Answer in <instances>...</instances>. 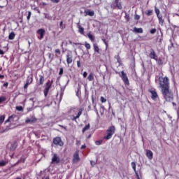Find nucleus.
I'll return each mask as SVG.
<instances>
[{
	"label": "nucleus",
	"instance_id": "1",
	"mask_svg": "<svg viewBox=\"0 0 179 179\" xmlns=\"http://www.w3.org/2000/svg\"><path fill=\"white\" fill-rule=\"evenodd\" d=\"M158 85L161 88V92L166 101L171 102L174 100V94L170 89V80L167 76H159L158 78Z\"/></svg>",
	"mask_w": 179,
	"mask_h": 179
},
{
	"label": "nucleus",
	"instance_id": "2",
	"mask_svg": "<svg viewBox=\"0 0 179 179\" xmlns=\"http://www.w3.org/2000/svg\"><path fill=\"white\" fill-rule=\"evenodd\" d=\"M106 135L104 136L103 139L106 141H109V139H111L113 138V135L115 134V126H110L106 130Z\"/></svg>",
	"mask_w": 179,
	"mask_h": 179
},
{
	"label": "nucleus",
	"instance_id": "3",
	"mask_svg": "<svg viewBox=\"0 0 179 179\" xmlns=\"http://www.w3.org/2000/svg\"><path fill=\"white\" fill-rule=\"evenodd\" d=\"M110 8H112V9H122V3L121 2V0H115L110 4Z\"/></svg>",
	"mask_w": 179,
	"mask_h": 179
},
{
	"label": "nucleus",
	"instance_id": "4",
	"mask_svg": "<svg viewBox=\"0 0 179 179\" xmlns=\"http://www.w3.org/2000/svg\"><path fill=\"white\" fill-rule=\"evenodd\" d=\"M148 92L150 93L151 99L154 101H156L159 99V94H157V91H156L155 88L149 89Z\"/></svg>",
	"mask_w": 179,
	"mask_h": 179
},
{
	"label": "nucleus",
	"instance_id": "5",
	"mask_svg": "<svg viewBox=\"0 0 179 179\" xmlns=\"http://www.w3.org/2000/svg\"><path fill=\"white\" fill-rule=\"evenodd\" d=\"M120 78L122 80H123L124 83L127 85V86H129V80L128 79V76H127V73H124V71H122Z\"/></svg>",
	"mask_w": 179,
	"mask_h": 179
},
{
	"label": "nucleus",
	"instance_id": "6",
	"mask_svg": "<svg viewBox=\"0 0 179 179\" xmlns=\"http://www.w3.org/2000/svg\"><path fill=\"white\" fill-rule=\"evenodd\" d=\"M59 163H61V159L58 156V154H53L51 164H59Z\"/></svg>",
	"mask_w": 179,
	"mask_h": 179
},
{
	"label": "nucleus",
	"instance_id": "7",
	"mask_svg": "<svg viewBox=\"0 0 179 179\" xmlns=\"http://www.w3.org/2000/svg\"><path fill=\"white\" fill-rule=\"evenodd\" d=\"M79 162H80V157H79V150H77L73 156L72 162L76 164V163H79Z\"/></svg>",
	"mask_w": 179,
	"mask_h": 179
},
{
	"label": "nucleus",
	"instance_id": "8",
	"mask_svg": "<svg viewBox=\"0 0 179 179\" xmlns=\"http://www.w3.org/2000/svg\"><path fill=\"white\" fill-rule=\"evenodd\" d=\"M53 143L57 146H64V141H62L61 137H55L53 138Z\"/></svg>",
	"mask_w": 179,
	"mask_h": 179
},
{
	"label": "nucleus",
	"instance_id": "9",
	"mask_svg": "<svg viewBox=\"0 0 179 179\" xmlns=\"http://www.w3.org/2000/svg\"><path fill=\"white\" fill-rule=\"evenodd\" d=\"M37 34H38V40H43L44 38V36L45 35V29H39L36 31Z\"/></svg>",
	"mask_w": 179,
	"mask_h": 179
},
{
	"label": "nucleus",
	"instance_id": "10",
	"mask_svg": "<svg viewBox=\"0 0 179 179\" xmlns=\"http://www.w3.org/2000/svg\"><path fill=\"white\" fill-rule=\"evenodd\" d=\"M82 113H83V108H79L78 109V113L76 116L71 115V121H76L78 120V118H80V117L82 115Z\"/></svg>",
	"mask_w": 179,
	"mask_h": 179
},
{
	"label": "nucleus",
	"instance_id": "11",
	"mask_svg": "<svg viewBox=\"0 0 179 179\" xmlns=\"http://www.w3.org/2000/svg\"><path fill=\"white\" fill-rule=\"evenodd\" d=\"M148 57L150 58V59H155V61H157V55H156V52H155V50L153 49H150Z\"/></svg>",
	"mask_w": 179,
	"mask_h": 179
},
{
	"label": "nucleus",
	"instance_id": "12",
	"mask_svg": "<svg viewBox=\"0 0 179 179\" xmlns=\"http://www.w3.org/2000/svg\"><path fill=\"white\" fill-rule=\"evenodd\" d=\"M34 122H37V118H36V117H32L31 119L27 118L25 120V124H34Z\"/></svg>",
	"mask_w": 179,
	"mask_h": 179
},
{
	"label": "nucleus",
	"instance_id": "13",
	"mask_svg": "<svg viewBox=\"0 0 179 179\" xmlns=\"http://www.w3.org/2000/svg\"><path fill=\"white\" fill-rule=\"evenodd\" d=\"M45 80L44 75H39V82L38 83V86L44 85Z\"/></svg>",
	"mask_w": 179,
	"mask_h": 179
},
{
	"label": "nucleus",
	"instance_id": "14",
	"mask_svg": "<svg viewBox=\"0 0 179 179\" xmlns=\"http://www.w3.org/2000/svg\"><path fill=\"white\" fill-rule=\"evenodd\" d=\"M146 156L149 159V160H152V159H153V152H152V150H147Z\"/></svg>",
	"mask_w": 179,
	"mask_h": 179
},
{
	"label": "nucleus",
	"instance_id": "15",
	"mask_svg": "<svg viewBox=\"0 0 179 179\" xmlns=\"http://www.w3.org/2000/svg\"><path fill=\"white\" fill-rule=\"evenodd\" d=\"M26 83L27 85H31V83H33V75L27 76L26 80Z\"/></svg>",
	"mask_w": 179,
	"mask_h": 179
},
{
	"label": "nucleus",
	"instance_id": "16",
	"mask_svg": "<svg viewBox=\"0 0 179 179\" xmlns=\"http://www.w3.org/2000/svg\"><path fill=\"white\" fill-rule=\"evenodd\" d=\"M16 148H17V141H14L13 143L11 144L10 150L13 152L14 150H16Z\"/></svg>",
	"mask_w": 179,
	"mask_h": 179
},
{
	"label": "nucleus",
	"instance_id": "17",
	"mask_svg": "<svg viewBox=\"0 0 179 179\" xmlns=\"http://www.w3.org/2000/svg\"><path fill=\"white\" fill-rule=\"evenodd\" d=\"M93 47H94V52H96L97 54H100V48H99V45H97V43H94Z\"/></svg>",
	"mask_w": 179,
	"mask_h": 179
},
{
	"label": "nucleus",
	"instance_id": "18",
	"mask_svg": "<svg viewBox=\"0 0 179 179\" xmlns=\"http://www.w3.org/2000/svg\"><path fill=\"white\" fill-rule=\"evenodd\" d=\"M66 62L68 65H69L70 64H72V61H73L72 56L69 55H66Z\"/></svg>",
	"mask_w": 179,
	"mask_h": 179
},
{
	"label": "nucleus",
	"instance_id": "19",
	"mask_svg": "<svg viewBox=\"0 0 179 179\" xmlns=\"http://www.w3.org/2000/svg\"><path fill=\"white\" fill-rule=\"evenodd\" d=\"M85 16H94V11H90V10H85Z\"/></svg>",
	"mask_w": 179,
	"mask_h": 179
},
{
	"label": "nucleus",
	"instance_id": "20",
	"mask_svg": "<svg viewBox=\"0 0 179 179\" xmlns=\"http://www.w3.org/2000/svg\"><path fill=\"white\" fill-rule=\"evenodd\" d=\"M87 80H89V82H93V80H94V76L93 74V73H90L87 77Z\"/></svg>",
	"mask_w": 179,
	"mask_h": 179
},
{
	"label": "nucleus",
	"instance_id": "21",
	"mask_svg": "<svg viewBox=\"0 0 179 179\" xmlns=\"http://www.w3.org/2000/svg\"><path fill=\"white\" fill-rule=\"evenodd\" d=\"M45 88L46 89H51V87L52 86V80H48L45 84Z\"/></svg>",
	"mask_w": 179,
	"mask_h": 179
},
{
	"label": "nucleus",
	"instance_id": "22",
	"mask_svg": "<svg viewBox=\"0 0 179 179\" xmlns=\"http://www.w3.org/2000/svg\"><path fill=\"white\" fill-rule=\"evenodd\" d=\"M15 36L16 34H15V32L12 31L8 36V40H14Z\"/></svg>",
	"mask_w": 179,
	"mask_h": 179
},
{
	"label": "nucleus",
	"instance_id": "23",
	"mask_svg": "<svg viewBox=\"0 0 179 179\" xmlns=\"http://www.w3.org/2000/svg\"><path fill=\"white\" fill-rule=\"evenodd\" d=\"M78 31L80 33V34H85V28L80 25H78Z\"/></svg>",
	"mask_w": 179,
	"mask_h": 179
},
{
	"label": "nucleus",
	"instance_id": "24",
	"mask_svg": "<svg viewBox=\"0 0 179 179\" xmlns=\"http://www.w3.org/2000/svg\"><path fill=\"white\" fill-rule=\"evenodd\" d=\"M157 17H158L159 24H161V26H163V24H164V20H163V17L160 15L158 16Z\"/></svg>",
	"mask_w": 179,
	"mask_h": 179
},
{
	"label": "nucleus",
	"instance_id": "25",
	"mask_svg": "<svg viewBox=\"0 0 179 179\" xmlns=\"http://www.w3.org/2000/svg\"><path fill=\"white\" fill-rule=\"evenodd\" d=\"M134 31H135L136 33H143V29L142 28L134 27Z\"/></svg>",
	"mask_w": 179,
	"mask_h": 179
},
{
	"label": "nucleus",
	"instance_id": "26",
	"mask_svg": "<svg viewBox=\"0 0 179 179\" xmlns=\"http://www.w3.org/2000/svg\"><path fill=\"white\" fill-rule=\"evenodd\" d=\"M124 19L127 22H129V20H131V17H130L129 14H128L127 12H125Z\"/></svg>",
	"mask_w": 179,
	"mask_h": 179
},
{
	"label": "nucleus",
	"instance_id": "27",
	"mask_svg": "<svg viewBox=\"0 0 179 179\" xmlns=\"http://www.w3.org/2000/svg\"><path fill=\"white\" fill-rule=\"evenodd\" d=\"M88 129H90V124L85 126V127L83 129V134H85V132H86V131H87Z\"/></svg>",
	"mask_w": 179,
	"mask_h": 179
},
{
	"label": "nucleus",
	"instance_id": "28",
	"mask_svg": "<svg viewBox=\"0 0 179 179\" xmlns=\"http://www.w3.org/2000/svg\"><path fill=\"white\" fill-rule=\"evenodd\" d=\"M87 37L90 38V40L92 43H94V36L92 34H91L90 33H88V34H87Z\"/></svg>",
	"mask_w": 179,
	"mask_h": 179
},
{
	"label": "nucleus",
	"instance_id": "29",
	"mask_svg": "<svg viewBox=\"0 0 179 179\" xmlns=\"http://www.w3.org/2000/svg\"><path fill=\"white\" fill-rule=\"evenodd\" d=\"M50 92V89L49 88H45L43 90V94L45 97H47V96H48V93Z\"/></svg>",
	"mask_w": 179,
	"mask_h": 179
},
{
	"label": "nucleus",
	"instance_id": "30",
	"mask_svg": "<svg viewBox=\"0 0 179 179\" xmlns=\"http://www.w3.org/2000/svg\"><path fill=\"white\" fill-rule=\"evenodd\" d=\"M145 15L147 16H152L153 15V10H148L145 11Z\"/></svg>",
	"mask_w": 179,
	"mask_h": 179
},
{
	"label": "nucleus",
	"instance_id": "31",
	"mask_svg": "<svg viewBox=\"0 0 179 179\" xmlns=\"http://www.w3.org/2000/svg\"><path fill=\"white\" fill-rule=\"evenodd\" d=\"M45 19L52 20V16L50 15V14L45 13Z\"/></svg>",
	"mask_w": 179,
	"mask_h": 179
},
{
	"label": "nucleus",
	"instance_id": "32",
	"mask_svg": "<svg viewBox=\"0 0 179 179\" xmlns=\"http://www.w3.org/2000/svg\"><path fill=\"white\" fill-rule=\"evenodd\" d=\"M131 167H132L135 173H136V163L133 162H131Z\"/></svg>",
	"mask_w": 179,
	"mask_h": 179
},
{
	"label": "nucleus",
	"instance_id": "33",
	"mask_svg": "<svg viewBox=\"0 0 179 179\" xmlns=\"http://www.w3.org/2000/svg\"><path fill=\"white\" fill-rule=\"evenodd\" d=\"M102 143H103V140H99L95 141V145H96V146H100V145H101Z\"/></svg>",
	"mask_w": 179,
	"mask_h": 179
},
{
	"label": "nucleus",
	"instance_id": "34",
	"mask_svg": "<svg viewBox=\"0 0 179 179\" xmlns=\"http://www.w3.org/2000/svg\"><path fill=\"white\" fill-rule=\"evenodd\" d=\"M85 47L87 50H90L91 46H90V43H88L87 42L85 43Z\"/></svg>",
	"mask_w": 179,
	"mask_h": 179
},
{
	"label": "nucleus",
	"instance_id": "35",
	"mask_svg": "<svg viewBox=\"0 0 179 179\" xmlns=\"http://www.w3.org/2000/svg\"><path fill=\"white\" fill-rule=\"evenodd\" d=\"M4 121H5V115H1L0 116V124H3Z\"/></svg>",
	"mask_w": 179,
	"mask_h": 179
},
{
	"label": "nucleus",
	"instance_id": "36",
	"mask_svg": "<svg viewBox=\"0 0 179 179\" xmlns=\"http://www.w3.org/2000/svg\"><path fill=\"white\" fill-rule=\"evenodd\" d=\"M3 101H6V96H1L0 97V103H3Z\"/></svg>",
	"mask_w": 179,
	"mask_h": 179
},
{
	"label": "nucleus",
	"instance_id": "37",
	"mask_svg": "<svg viewBox=\"0 0 179 179\" xmlns=\"http://www.w3.org/2000/svg\"><path fill=\"white\" fill-rule=\"evenodd\" d=\"M115 59H117V62H118L120 64V62H121V57H120V55H115Z\"/></svg>",
	"mask_w": 179,
	"mask_h": 179
},
{
	"label": "nucleus",
	"instance_id": "38",
	"mask_svg": "<svg viewBox=\"0 0 179 179\" xmlns=\"http://www.w3.org/2000/svg\"><path fill=\"white\" fill-rule=\"evenodd\" d=\"M59 75L60 76H62V75H64V68L62 67V68L59 69Z\"/></svg>",
	"mask_w": 179,
	"mask_h": 179
},
{
	"label": "nucleus",
	"instance_id": "39",
	"mask_svg": "<svg viewBox=\"0 0 179 179\" xmlns=\"http://www.w3.org/2000/svg\"><path fill=\"white\" fill-rule=\"evenodd\" d=\"M157 62L158 65H162L163 59H162V58H159V59H157Z\"/></svg>",
	"mask_w": 179,
	"mask_h": 179
},
{
	"label": "nucleus",
	"instance_id": "40",
	"mask_svg": "<svg viewBox=\"0 0 179 179\" xmlns=\"http://www.w3.org/2000/svg\"><path fill=\"white\" fill-rule=\"evenodd\" d=\"M139 19H141V15H138V14H135L134 15V20H139Z\"/></svg>",
	"mask_w": 179,
	"mask_h": 179
},
{
	"label": "nucleus",
	"instance_id": "41",
	"mask_svg": "<svg viewBox=\"0 0 179 179\" xmlns=\"http://www.w3.org/2000/svg\"><path fill=\"white\" fill-rule=\"evenodd\" d=\"M17 111H23V106H16Z\"/></svg>",
	"mask_w": 179,
	"mask_h": 179
},
{
	"label": "nucleus",
	"instance_id": "42",
	"mask_svg": "<svg viewBox=\"0 0 179 179\" xmlns=\"http://www.w3.org/2000/svg\"><path fill=\"white\" fill-rule=\"evenodd\" d=\"M26 162V157L24 158H21L17 163H24Z\"/></svg>",
	"mask_w": 179,
	"mask_h": 179
},
{
	"label": "nucleus",
	"instance_id": "43",
	"mask_svg": "<svg viewBox=\"0 0 179 179\" xmlns=\"http://www.w3.org/2000/svg\"><path fill=\"white\" fill-rule=\"evenodd\" d=\"M30 17H31V11H28V15L27 17V19L29 22V20H30Z\"/></svg>",
	"mask_w": 179,
	"mask_h": 179
},
{
	"label": "nucleus",
	"instance_id": "44",
	"mask_svg": "<svg viewBox=\"0 0 179 179\" xmlns=\"http://www.w3.org/2000/svg\"><path fill=\"white\" fill-rule=\"evenodd\" d=\"M155 13L158 17V16H160V10L155 8Z\"/></svg>",
	"mask_w": 179,
	"mask_h": 179
},
{
	"label": "nucleus",
	"instance_id": "45",
	"mask_svg": "<svg viewBox=\"0 0 179 179\" xmlns=\"http://www.w3.org/2000/svg\"><path fill=\"white\" fill-rule=\"evenodd\" d=\"M156 31H157L156 28H154V29H150V33L151 34H155V33H156Z\"/></svg>",
	"mask_w": 179,
	"mask_h": 179
},
{
	"label": "nucleus",
	"instance_id": "46",
	"mask_svg": "<svg viewBox=\"0 0 179 179\" xmlns=\"http://www.w3.org/2000/svg\"><path fill=\"white\" fill-rule=\"evenodd\" d=\"M6 166V162L5 161H1L0 162V166Z\"/></svg>",
	"mask_w": 179,
	"mask_h": 179
},
{
	"label": "nucleus",
	"instance_id": "47",
	"mask_svg": "<svg viewBox=\"0 0 179 179\" xmlns=\"http://www.w3.org/2000/svg\"><path fill=\"white\" fill-rule=\"evenodd\" d=\"M55 54H58V55H61V50H59V49H56L55 50Z\"/></svg>",
	"mask_w": 179,
	"mask_h": 179
},
{
	"label": "nucleus",
	"instance_id": "48",
	"mask_svg": "<svg viewBox=\"0 0 179 179\" xmlns=\"http://www.w3.org/2000/svg\"><path fill=\"white\" fill-rule=\"evenodd\" d=\"M101 103H106V101H107V99L103 96H101Z\"/></svg>",
	"mask_w": 179,
	"mask_h": 179
},
{
	"label": "nucleus",
	"instance_id": "49",
	"mask_svg": "<svg viewBox=\"0 0 179 179\" xmlns=\"http://www.w3.org/2000/svg\"><path fill=\"white\" fill-rule=\"evenodd\" d=\"M77 66L78 68H80V66H82V64L80 63V60L77 61Z\"/></svg>",
	"mask_w": 179,
	"mask_h": 179
},
{
	"label": "nucleus",
	"instance_id": "50",
	"mask_svg": "<svg viewBox=\"0 0 179 179\" xmlns=\"http://www.w3.org/2000/svg\"><path fill=\"white\" fill-rule=\"evenodd\" d=\"M102 41L104 43V44H105L106 46V48H107V47H108V43H107V41H106V39H102Z\"/></svg>",
	"mask_w": 179,
	"mask_h": 179
},
{
	"label": "nucleus",
	"instance_id": "51",
	"mask_svg": "<svg viewBox=\"0 0 179 179\" xmlns=\"http://www.w3.org/2000/svg\"><path fill=\"white\" fill-rule=\"evenodd\" d=\"M64 24V22L61 21L60 23H59V27L60 29H64V27L62 26Z\"/></svg>",
	"mask_w": 179,
	"mask_h": 179
},
{
	"label": "nucleus",
	"instance_id": "52",
	"mask_svg": "<svg viewBox=\"0 0 179 179\" xmlns=\"http://www.w3.org/2000/svg\"><path fill=\"white\" fill-rule=\"evenodd\" d=\"M53 3H59V0H50Z\"/></svg>",
	"mask_w": 179,
	"mask_h": 179
},
{
	"label": "nucleus",
	"instance_id": "53",
	"mask_svg": "<svg viewBox=\"0 0 179 179\" xmlns=\"http://www.w3.org/2000/svg\"><path fill=\"white\" fill-rule=\"evenodd\" d=\"M131 65L135 68V57H133V62L131 63Z\"/></svg>",
	"mask_w": 179,
	"mask_h": 179
},
{
	"label": "nucleus",
	"instance_id": "54",
	"mask_svg": "<svg viewBox=\"0 0 179 179\" xmlns=\"http://www.w3.org/2000/svg\"><path fill=\"white\" fill-rule=\"evenodd\" d=\"M83 78H87V72L85 71L83 74Z\"/></svg>",
	"mask_w": 179,
	"mask_h": 179
},
{
	"label": "nucleus",
	"instance_id": "55",
	"mask_svg": "<svg viewBox=\"0 0 179 179\" xmlns=\"http://www.w3.org/2000/svg\"><path fill=\"white\" fill-rule=\"evenodd\" d=\"M10 118H12V116H10L8 120H6V122H10Z\"/></svg>",
	"mask_w": 179,
	"mask_h": 179
},
{
	"label": "nucleus",
	"instance_id": "56",
	"mask_svg": "<svg viewBox=\"0 0 179 179\" xmlns=\"http://www.w3.org/2000/svg\"><path fill=\"white\" fill-rule=\"evenodd\" d=\"M29 87V84L25 83V85H24V89H27Z\"/></svg>",
	"mask_w": 179,
	"mask_h": 179
},
{
	"label": "nucleus",
	"instance_id": "57",
	"mask_svg": "<svg viewBox=\"0 0 179 179\" xmlns=\"http://www.w3.org/2000/svg\"><path fill=\"white\" fill-rule=\"evenodd\" d=\"M9 85V83H4L3 85V87H8V85Z\"/></svg>",
	"mask_w": 179,
	"mask_h": 179
},
{
	"label": "nucleus",
	"instance_id": "58",
	"mask_svg": "<svg viewBox=\"0 0 179 179\" xmlns=\"http://www.w3.org/2000/svg\"><path fill=\"white\" fill-rule=\"evenodd\" d=\"M62 96H64V92H62L60 93V101H61V100H62Z\"/></svg>",
	"mask_w": 179,
	"mask_h": 179
},
{
	"label": "nucleus",
	"instance_id": "59",
	"mask_svg": "<svg viewBox=\"0 0 179 179\" xmlns=\"http://www.w3.org/2000/svg\"><path fill=\"white\" fill-rule=\"evenodd\" d=\"M135 173H136V178L137 179H141V178H139V174H138V172H136V171Z\"/></svg>",
	"mask_w": 179,
	"mask_h": 179
},
{
	"label": "nucleus",
	"instance_id": "60",
	"mask_svg": "<svg viewBox=\"0 0 179 179\" xmlns=\"http://www.w3.org/2000/svg\"><path fill=\"white\" fill-rule=\"evenodd\" d=\"M3 54H5V52L0 49V55H3Z\"/></svg>",
	"mask_w": 179,
	"mask_h": 179
},
{
	"label": "nucleus",
	"instance_id": "61",
	"mask_svg": "<svg viewBox=\"0 0 179 179\" xmlns=\"http://www.w3.org/2000/svg\"><path fill=\"white\" fill-rule=\"evenodd\" d=\"M81 149H86V145H83L81 146Z\"/></svg>",
	"mask_w": 179,
	"mask_h": 179
},
{
	"label": "nucleus",
	"instance_id": "62",
	"mask_svg": "<svg viewBox=\"0 0 179 179\" xmlns=\"http://www.w3.org/2000/svg\"><path fill=\"white\" fill-rule=\"evenodd\" d=\"M5 78V76L3 75H0V79H3Z\"/></svg>",
	"mask_w": 179,
	"mask_h": 179
},
{
	"label": "nucleus",
	"instance_id": "63",
	"mask_svg": "<svg viewBox=\"0 0 179 179\" xmlns=\"http://www.w3.org/2000/svg\"><path fill=\"white\" fill-rule=\"evenodd\" d=\"M44 179H50V176H46Z\"/></svg>",
	"mask_w": 179,
	"mask_h": 179
},
{
	"label": "nucleus",
	"instance_id": "64",
	"mask_svg": "<svg viewBox=\"0 0 179 179\" xmlns=\"http://www.w3.org/2000/svg\"><path fill=\"white\" fill-rule=\"evenodd\" d=\"M49 58H51V53H48Z\"/></svg>",
	"mask_w": 179,
	"mask_h": 179
}]
</instances>
